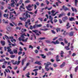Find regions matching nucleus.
Instances as JSON below:
<instances>
[{
  "instance_id": "nucleus-1",
  "label": "nucleus",
  "mask_w": 78,
  "mask_h": 78,
  "mask_svg": "<svg viewBox=\"0 0 78 78\" xmlns=\"http://www.w3.org/2000/svg\"><path fill=\"white\" fill-rule=\"evenodd\" d=\"M24 34H22L21 36V37H20L18 39L19 41H22L23 42H27V40L28 39V38H27L25 40L24 39H25V37H24ZM21 37H22V38L21 39Z\"/></svg>"
},
{
  "instance_id": "nucleus-2",
  "label": "nucleus",
  "mask_w": 78,
  "mask_h": 78,
  "mask_svg": "<svg viewBox=\"0 0 78 78\" xmlns=\"http://www.w3.org/2000/svg\"><path fill=\"white\" fill-rule=\"evenodd\" d=\"M49 65H51V63L48 62L46 64V65L45 66V70H46L47 71H48L49 70V69L48 68Z\"/></svg>"
},
{
  "instance_id": "nucleus-3",
  "label": "nucleus",
  "mask_w": 78,
  "mask_h": 78,
  "mask_svg": "<svg viewBox=\"0 0 78 78\" xmlns=\"http://www.w3.org/2000/svg\"><path fill=\"white\" fill-rule=\"evenodd\" d=\"M32 31L33 32H34V33H35V34H36L37 36H39L40 34H41V31H39L37 30H33ZM38 33H39L40 34H38Z\"/></svg>"
},
{
  "instance_id": "nucleus-4",
  "label": "nucleus",
  "mask_w": 78,
  "mask_h": 78,
  "mask_svg": "<svg viewBox=\"0 0 78 78\" xmlns=\"http://www.w3.org/2000/svg\"><path fill=\"white\" fill-rule=\"evenodd\" d=\"M34 6V5L33 4H32L31 5H28V6H27L26 7L27 9V10H28V11H32V9H31L29 8H31L32 7V6Z\"/></svg>"
},
{
  "instance_id": "nucleus-5",
  "label": "nucleus",
  "mask_w": 78,
  "mask_h": 78,
  "mask_svg": "<svg viewBox=\"0 0 78 78\" xmlns=\"http://www.w3.org/2000/svg\"><path fill=\"white\" fill-rule=\"evenodd\" d=\"M51 43H52V44H54L56 45V44H60V42H59L58 40H57L55 41H52L51 42Z\"/></svg>"
},
{
  "instance_id": "nucleus-6",
  "label": "nucleus",
  "mask_w": 78,
  "mask_h": 78,
  "mask_svg": "<svg viewBox=\"0 0 78 78\" xmlns=\"http://www.w3.org/2000/svg\"><path fill=\"white\" fill-rule=\"evenodd\" d=\"M49 19L50 20L48 21V23H49V22H51V23H52V24H53V21H52V20H53V18H52V17L50 15L49 16Z\"/></svg>"
},
{
  "instance_id": "nucleus-7",
  "label": "nucleus",
  "mask_w": 78,
  "mask_h": 78,
  "mask_svg": "<svg viewBox=\"0 0 78 78\" xmlns=\"http://www.w3.org/2000/svg\"><path fill=\"white\" fill-rule=\"evenodd\" d=\"M68 19V17H67V16H65L62 18V20L64 22H66V20H67Z\"/></svg>"
},
{
  "instance_id": "nucleus-8",
  "label": "nucleus",
  "mask_w": 78,
  "mask_h": 78,
  "mask_svg": "<svg viewBox=\"0 0 78 78\" xmlns=\"http://www.w3.org/2000/svg\"><path fill=\"white\" fill-rule=\"evenodd\" d=\"M62 8H63L64 10H65V11H67V10L68 11H69V10H70V9L69 8H67L66 7H65V6L64 5L63 6Z\"/></svg>"
},
{
  "instance_id": "nucleus-9",
  "label": "nucleus",
  "mask_w": 78,
  "mask_h": 78,
  "mask_svg": "<svg viewBox=\"0 0 78 78\" xmlns=\"http://www.w3.org/2000/svg\"><path fill=\"white\" fill-rule=\"evenodd\" d=\"M58 16H58V17L59 18H60L61 17H62L63 16H66V14H65V13H62L59 15H58Z\"/></svg>"
},
{
  "instance_id": "nucleus-10",
  "label": "nucleus",
  "mask_w": 78,
  "mask_h": 78,
  "mask_svg": "<svg viewBox=\"0 0 78 78\" xmlns=\"http://www.w3.org/2000/svg\"><path fill=\"white\" fill-rule=\"evenodd\" d=\"M74 32L73 31H71L70 33H69V36H73L74 35L73 34Z\"/></svg>"
},
{
  "instance_id": "nucleus-11",
  "label": "nucleus",
  "mask_w": 78,
  "mask_h": 78,
  "mask_svg": "<svg viewBox=\"0 0 78 78\" xmlns=\"http://www.w3.org/2000/svg\"><path fill=\"white\" fill-rule=\"evenodd\" d=\"M38 69H35L33 70V72H35V76H36L37 74V72L36 71H38Z\"/></svg>"
},
{
  "instance_id": "nucleus-12",
  "label": "nucleus",
  "mask_w": 78,
  "mask_h": 78,
  "mask_svg": "<svg viewBox=\"0 0 78 78\" xmlns=\"http://www.w3.org/2000/svg\"><path fill=\"white\" fill-rule=\"evenodd\" d=\"M20 9L21 11H23V9H25V8L23 7V6L21 5L20 6Z\"/></svg>"
},
{
  "instance_id": "nucleus-13",
  "label": "nucleus",
  "mask_w": 78,
  "mask_h": 78,
  "mask_svg": "<svg viewBox=\"0 0 78 78\" xmlns=\"http://www.w3.org/2000/svg\"><path fill=\"white\" fill-rule=\"evenodd\" d=\"M5 37L6 38V39H7L8 43L11 44V42L9 40V37H8L7 36L5 35Z\"/></svg>"
},
{
  "instance_id": "nucleus-14",
  "label": "nucleus",
  "mask_w": 78,
  "mask_h": 78,
  "mask_svg": "<svg viewBox=\"0 0 78 78\" xmlns=\"http://www.w3.org/2000/svg\"><path fill=\"white\" fill-rule=\"evenodd\" d=\"M65 64H66V62H63L62 65H61L60 66V67L61 68H62V67H64L65 66Z\"/></svg>"
},
{
  "instance_id": "nucleus-15",
  "label": "nucleus",
  "mask_w": 78,
  "mask_h": 78,
  "mask_svg": "<svg viewBox=\"0 0 78 78\" xmlns=\"http://www.w3.org/2000/svg\"><path fill=\"white\" fill-rule=\"evenodd\" d=\"M26 61V59H23L22 60V61L21 62V64L22 66H23V64H24V63Z\"/></svg>"
},
{
  "instance_id": "nucleus-16",
  "label": "nucleus",
  "mask_w": 78,
  "mask_h": 78,
  "mask_svg": "<svg viewBox=\"0 0 78 78\" xmlns=\"http://www.w3.org/2000/svg\"><path fill=\"white\" fill-rule=\"evenodd\" d=\"M59 59V55H57L56 57V61H57V62H58L61 61L60 59Z\"/></svg>"
},
{
  "instance_id": "nucleus-17",
  "label": "nucleus",
  "mask_w": 78,
  "mask_h": 78,
  "mask_svg": "<svg viewBox=\"0 0 78 78\" xmlns=\"http://www.w3.org/2000/svg\"><path fill=\"white\" fill-rule=\"evenodd\" d=\"M42 26V25L41 24H36V27L37 28H39V27H41Z\"/></svg>"
},
{
  "instance_id": "nucleus-18",
  "label": "nucleus",
  "mask_w": 78,
  "mask_h": 78,
  "mask_svg": "<svg viewBox=\"0 0 78 78\" xmlns=\"http://www.w3.org/2000/svg\"><path fill=\"white\" fill-rule=\"evenodd\" d=\"M69 20L70 21H73L75 20V18L73 17H71L69 18Z\"/></svg>"
},
{
  "instance_id": "nucleus-19",
  "label": "nucleus",
  "mask_w": 78,
  "mask_h": 78,
  "mask_svg": "<svg viewBox=\"0 0 78 78\" xmlns=\"http://www.w3.org/2000/svg\"><path fill=\"white\" fill-rule=\"evenodd\" d=\"M30 75V72H28V73H27L26 74L25 76H26L27 78H30V77L29 75Z\"/></svg>"
},
{
  "instance_id": "nucleus-20",
  "label": "nucleus",
  "mask_w": 78,
  "mask_h": 78,
  "mask_svg": "<svg viewBox=\"0 0 78 78\" xmlns=\"http://www.w3.org/2000/svg\"><path fill=\"white\" fill-rule=\"evenodd\" d=\"M21 33H23V32H26V31H27V30L26 29H21Z\"/></svg>"
},
{
  "instance_id": "nucleus-21",
  "label": "nucleus",
  "mask_w": 78,
  "mask_h": 78,
  "mask_svg": "<svg viewBox=\"0 0 78 78\" xmlns=\"http://www.w3.org/2000/svg\"><path fill=\"white\" fill-rule=\"evenodd\" d=\"M25 16L26 17V18H28V16H29V17L30 18V15H28V13H26L25 14Z\"/></svg>"
},
{
  "instance_id": "nucleus-22",
  "label": "nucleus",
  "mask_w": 78,
  "mask_h": 78,
  "mask_svg": "<svg viewBox=\"0 0 78 78\" xmlns=\"http://www.w3.org/2000/svg\"><path fill=\"white\" fill-rule=\"evenodd\" d=\"M41 56H42V58L43 59H45V58H46V56H44V55L41 54L40 55Z\"/></svg>"
},
{
  "instance_id": "nucleus-23",
  "label": "nucleus",
  "mask_w": 78,
  "mask_h": 78,
  "mask_svg": "<svg viewBox=\"0 0 78 78\" xmlns=\"http://www.w3.org/2000/svg\"><path fill=\"white\" fill-rule=\"evenodd\" d=\"M63 54H64V52L62 51H61V53H60V55L61 57H64V55H63Z\"/></svg>"
},
{
  "instance_id": "nucleus-24",
  "label": "nucleus",
  "mask_w": 78,
  "mask_h": 78,
  "mask_svg": "<svg viewBox=\"0 0 78 78\" xmlns=\"http://www.w3.org/2000/svg\"><path fill=\"white\" fill-rule=\"evenodd\" d=\"M1 43L2 45H5V42L4 41H1Z\"/></svg>"
},
{
  "instance_id": "nucleus-25",
  "label": "nucleus",
  "mask_w": 78,
  "mask_h": 78,
  "mask_svg": "<svg viewBox=\"0 0 78 78\" xmlns=\"http://www.w3.org/2000/svg\"><path fill=\"white\" fill-rule=\"evenodd\" d=\"M7 49L8 50L7 51L8 52H10L11 51V49L9 47H8L7 48Z\"/></svg>"
},
{
  "instance_id": "nucleus-26",
  "label": "nucleus",
  "mask_w": 78,
  "mask_h": 78,
  "mask_svg": "<svg viewBox=\"0 0 78 78\" xmlns=\"http://www.w3.org/2000/svg\"><path fill=\"white\" fill-rule=\"evenodd\" d=\"M8 16H9V15L8 14H4V17H7V19H8Z\"/></svg>"
},
{
  "instance_id": "nucleus-27",
  "label": "nucleus",
  "mask_w": 78,
  "mask_h": 78,
  "mask_svg": "<svg viewBox=\"0 0 78 78\" xmlns=\"http://www.w3.org/2000/svg\"><path fill=\"white\" fill-rule=\"evenodd\" d=\"M56 30L57 33H58L59 31H60L61 30V28H57L56 29Z\"/></svg>"
},
{
  "instance_id": "nucleus-28",
  "label": "nucleus",
  "mask_w": 78,
  "mask_h": 78,
  "mask_svg": "<svg viewBox=\"0 0 78 78\" xmlns=\"http://www.w3.org/2000/svg\"><path fill=\"white\" fill-rule=\"evenodd\" d=\"M67 34H68V33L67 32H66V31H65L64 32V33L63 34V35H64V36H66V35H67Z\"/></svg>"
},
{
  "instance_id": "nucleus-29",
  "label": "nucleus",
  "mask_w": 78,
  "mask_h": 78,
  "mask_svg": "<svg viewBox=\"0 0 78 78\" xmlns=\"http://www.w3.org/2000/svg\"><path fill=\"white\" fill-rule=\"evenodd\" d=\"M35 64H38V65H40L41 64V62H38V61L36 62L35 63Z\"/></svg>"
},
{
  "instance_id": "nucleus-30",
  "label": "nucleus",
  "mask_w": 78,
  "mask_h": 78,
  "mask_svg": "<svg viewBox=\"0 0 78 78\" xmlns=\"http://www.w3.org/2000/svg\"><path fill=\"white\" fill-rule=\"evenodd\" d=\"M13 52L14 53H15V54H17V50L16 49H14L13 51Z\"/></svg>"
},
{
  "instance_id": "nucleus-31",
  "label": "nucleus",
  "mask_w": 78,
  "mask_h": 78,
  "mask_svg": "<svg viewBox=\"0 0 78 78\" xmlns=\"http://www.w3.org/2000/svg\"><path fill=\"white\" fill-rule=\"evenodd\" d=\"M65 49L67 50H70V48L68 46H66L65 47Z\"/></svg>"
},
{
  "instance_id": "nucleus-32",
  "label": "nucleus",
  "mask_w": 78,
  "mask_h": 78,
  "mask_svg": "<svg viewBox=\"0 0 78 78\" xmlns=\"http://www.w3.org/2000/svg\"><path fill=\"white\" fill-rule=\"evenodd\" d=\"M71 9H72L73 11H74V9L75 12H77V10L76 9H74V8H73L72 7Z\"/></svg>"
},
{
  "instance_id": "nucleus-33",
  "label": "nucleus",
  "mask_w": 78,
  "mask_h": 78,
  "mask_svg": "<svg viewBox=\"0 0 78 78\" xmlns=\"http://www.w3.org/2000/svg\"><path fill=\"white\" fill-rule=\"evenodd\" d=\"M46 38L45 37H41L39 38L40 40H44Z\"/></svg>"
},
{
  "instance_id": "nucleus-34",
  "label": "nucleus",
  "mask_w": 78,
  "mask_h": 78,
  "mask_svg": "<svg viewBox=\"0 0 78 78\" xmlns=\"http://www.w3.org/2000/svg\"><path fill=\"white\" fill-rule=\"evenodd\" d=\"M5 61V59L4 58H2L1 59H0V62H3Z\"/></svg>"
},
{
  "instance_id": "nucleus-35",
  "label": "nucleus",
  "mask_w": 78,
  "mask_h": 78,
  "mask_svg": "<svg viewBox=\"0 0 78 78\" xmlns=\"http://www.w3.org/2000/svg\"><path fill=\"white\" fill-rule=\"evenodd\" d=\"M5 71L6 72H7V73H8V72L9 73H11V71H10V70H9L8 69H5Z\"/></svg>"
},
{
  "instance_id": "nucleus-36",
  "label": "nucleus",
  "mask_w": 78,
  "mask_h": 78,
  "mask_svg": "<svg viewBox=\"0 0 78 78\" xmlns=\"http://www.w3.org/2000/svg\"><path fill=\"white\" fill-rule=\"evenodd\" d=\"M78 5V0H75V5L76 6Z\"/></svg>"
},
{
  "instance_id": "nucleus-37",
  "label": "nucleus",
  "mask_w": 78,
  "mask_h": 78,
  "mask_svg": "<svg viewBox=\"0 0 78 78\" xmlns=\"http://www.w3.org/2000/svg\"><path fill=\"white\" fill-rule=\"evenodd\" d=\"M15 55H11L10 56V58H14L15 57Z\"/></svg>"
},
{
  "instance_id": "nucleus-38",
  "label": "nucleus",
  "mask_w": 78,
  "mask_h": 78,
  "mask_svg": "<svg viewBox=\"0 0 78 78\" xmlns=\"http://www.w3.org/2000/svg\"><path fill=\"white\" fill-rule=\"evenodd\" d=\"M8 62L6 61H5L3 63V65H4L5 66H6V64H7Z\"/></svg>"
},
{
  "instance_id": "nucleus-39",
  "label": "nucleus",
  "mask_w": 78,
  "mask_h": 78,
  "mask_svg": "<svg viewBox=\"0 0 78 78\" xmlns=\"http://www.w3.org/2000/svg\"><path fill=\"white\" fill-rule=\"evenodd\" d=\"M58 40L59 41H63V39L62 38H60L58 39Z\"/></svg>"
},
{
  "instance_id": "nucleus-40",
  "label": "nucleus",
  "mask_w": 78,
  "mask_h": 78,
  "mask_svg": "<svg viewBox=\"0 0 78 78\" xmlns=\"http://www.w3.org/2000/svg\"><path fill=\"white\" fill-rule=\"evenodd\" d=\"M53 55V54L51 53V52L50 51H49L48 52V54H47V55L48 56V55Z\"/></svg>"
},
{
  "instance_id": "nucleus-41",
  "label": "nucleus",
  "mask_w": 78,
  "mask_h": 78,
  "mask_svg": "<svg viewBox=\"0 0 78 78\" xmlns=\"http://www.w3.org/2000/svg\"><path fill=\"white\" fill-rule=\"evenodd\" d=\"M30 1L29 0H27L25 2V3H30Z\"/></svg>"
},
{
  "instance_id": "nucleus-42",
  "label": "nucleus",
  "mask_w": 78,
  "mask_h": 78,
  "mask_svg": "<svg viewBox=\"0 0 78 78\" xmlns=\"http://www.w3.org/2000/svg\"><path fill=\"white\" fill-rule=\"evenodd\" d=\"M78 66H77V67L75 68V72H76L77 70H78Z\"/></svg>"
},
{
  "instance_id": "nucleus-43",
  "label": "nucleus",
  "mask_w": 78,
  "mask_h": 78,
  "mask_svg": "<svg viewBox=\"0 0 78 78\" xmlns=\"http://www.w3.org/2000/svg\"><path fill=\"white\" fill-rule=\"evenodd\" d=\"M28 24H27V23H25V27H26V28H28Z\"/></svg>"
},
{
  "instance_id": "nucleus-44",
  "label": "nucleus",
  "mask_w": 78,
  "mask_h": 78,
  "mask_svg": "<svg viewBox=\"0 0 78 78\" xmlns=\"http://www.w3.org/2000/svg\"><path fill=\"white\" fill-rule=\"evenodd\" d=\"M64 41H65V44H67V43H68V42H67V41L66 38H64Z\"/></svg>"
},
{
  "instance_id": "nucleus-45",
  "label": "nucleus",
  "mask_w": 78,
  "mask_h": 78,
  "mask_svg": "<svg viewBox=\"0 0 78 78\" xmlns=\"http://www.w3.org/2000/svg\"><path fill=\"white\" fill-rule=\"evenodd\" d=\"M10 17L9 19H11V18H12V17H13L14 16L12 14H10Z\"/></svg>"
},
{
  "instance_id": "nucleus-46",
  "label": "nucleus",
  "mask_w": 78,
  "mask_h": 78,
  "mask_svg": "<svg viewBox=\"0 0 78 78\" xmlns=\"http://www.w3.org/2000/svg\"><path fill=\"white\" fill-rule=\"evenodd\" d=\"M49 70H52V71H53V68L51 67H49Z\"/></svg>"
},
{
  "instance_id": "nucleus-47",
  "label": "nucleus",
  "mask_w": 78,
  "mask_h": 78,
  "mask_svg": "<svg viewBox=\"0 0 78 78\" xmlns=\"http://www.w3.org/2000/svg\"><path fill=\"white\" fill-rule=\"evenodd\" d=\"M36 5H37V6H39V5H40V3L39 2H37L36 3Z\"/></svg>"
},
{
  "instance_id": "nucleus-48",
  "label": "nucleus",
  "mask_w": 78,
  "mask_h": 78,
  "mask_svg": "<svg viewBox=\"0 0 78 78\" xmlns=\"http://www.w3.org/2000/svg\"><path fill=\"white\" fill-rule=\"evenodd\" d=\"M2 69H5V68H6L5 65H3L2 66Z\"/></svg>"
},
{
  "instance_id": "nucleus-49",
  "label": "nucleus",
  "mask_w": 78,
  "mask_h": 78,
  "mask_svg": "<svg viewBox=\"0 0 78 78\" xmlns=\"http://www.w3.org/2000/svg\"><path fill=\"white\" fill-rule=\"evenodd\" d=\"M22 2H23V0H20L19 2V4H20V5L22 3Z\"/></svg>"
},
{
  "instance_id": "nucleus-50",
  "label": "nucleus",
  "mask_w": 78,
  "mask_h": 78,
  "mask_svg": "<svg viewBox=\"0 0 78 78\" xmlns=\"http://www.w3.org/2000/svg\"><path fill=\"white\" fill-rule=\"evenodd\" d=\"M14 5V3H12L11 4V6H12V7H14L15 6Z\"/></svg>"
},
{
  "instance_id": "nucleus-51",
  "label": "nucleus",
  "mask_w": 78,
  "mask_h": 78,
  "mask_svg": "<svg viewBox=\"0 0 78 78\" xmlns=\"http://www.w3.org/2000/svg\"><path fill=\"white\" fill-rule=\"evenodd\" d=\"M17 64V61H16L14 63H13V64L14 65H16V64Z\"/></svg>"
},
{
  "instance_id": "nucleus-52",
  "label": "nucleus",
  "mask_w": 78,
  "mask_h": 78,
  "mask_svg": "<svg viewBox=\"0 0 78 78\" xmlns=\"http://www.w3.org/2000/svg\"><path fill=\"white\" fill-rule=\"evenodd\" d=\"M7 30L8 31H10V28L9 27H7Z\"/></svg>"
},
{
  "instance_id": "nucleus-53",
  "label": "nucleus",
  "mask_w": 78,
  "mask_h": 78,
  "mask_svg": "<svg viewBox=\"0 0 78 78\" xmlns=\"http://www.w3.org/2000/svg\"><path fill=\"white\" fill-rule=\"evenodd\" d=\"M45 41L47 42V43H50V41L48 40H45Z\"/></svg>"
},
{
  "instance_id": "nucleus-54",
  "label": "nucleus",
  "mask_w": 78,
  "mask_h": 78,
  "mask_svg": "<svg viewBox=\"0 0 78 78\" xmlns=\"http://www.w3.org/2000/svg\"><path fill=\"white\" fill-rule=\"evenodd\" d=\"M34 9H36V8H37V5H36V4L34 5Z\"/></svg>"
},
{
  "instance_id": "nucleus-55",
  "label": "nucleus",
  "mask_w": 78,
  "mask_h": 78,
  "mask_svg": "<svg viewBox=\"0 0 78 78\" xmlns=\"http://www.w3.org/2000/svg\"><path fill=\"white\" fill-rule=\"evenodd\" d=\"M50 29L48 28H46L45 29H44V31H47L48 30H49Z\"/></svg>"
},
{
  "instance_id": "nucleus-56",
  "label": "nucleus",
  "mask_w": 78,
  "mask_h": 78,
  "mask_svg": "<svg viewBox=\"0 0 78 78\" xmlns=\"http://www.w3.org/2000/svg\"><path fill=\"white\" fill-rule=\"evenodd\" d=\"M51 31L52 33H53V34H55L56 33V32H55L53 30H52Z\"/></svg>"
},
{
  "instance_id": "nucleus-57",
  "label": "nucleus",
  "mask_w": 78,
  "mask_h": 78,
  "mask_svg": "<svg viewBox=\"0 0 78 78\" xmlns=\"http://www.w3.org/2000/svg\"><path fill=\"white\" fill-rule=\"evenodd\" d=\"M54 22L55 23H56V22H58V20L55 19L54 20Z\"/></svg>"
},
{
  "instance_id": "nucleus-58",
  "label": "nucleus",
  "mask_w": 78,
  "mask_h": 78,
  "mask_svg": "<svg viewBox=\"0 0 78 78\" xmlns=\"http://www.w3.org/2000/svg\"><path fill=\"white\" fill-rule=\"evenodd\" d=\"M19 50L20 51H23V49H22L21 47H20Z\"/></svg>"
},
{
  "instance_id": "nucleus-59",
  "label": "nucleus",
  "mask_w": 78,
  "mask_h": 78,
  "mask_svg": "<svg viewBox=\"0 0 78 78\" xmlns=\"http://www.w3.org/2000/svg\"><path fill=\"white\" fill-rule=\"evenodd\" d=\"M38 19H39V20H40V21H41V22H42V21H43L42 18H38Z\"/></svg>"
},
{
  "instance_id": "nucleus-60",
  "label": "nucleus",
  "mask_w": 78,
  "mask_h": 78,
  "mask_svg": "<svg viewBox=\"0 0 78 78\" xmlns=\"http://www.w3.org/2000/svg\"><path fill=\"white\" fill-rule=\"evenodd\" d=\"M57 39H58V37H55L53 39V41H55Z\"/></svg>"
},
{
  "instance_id": "nucleus-61",
  "label": "nucleus",
  "mask_w": 78,
  "mask_h": 78,
  "mask_svg": "<svg viewBox=\"0 0 78 78\" xmlns=\"http://www.w3.org/2000/svg\"><path fill=\"white\" fill-rule=\"evenodd\" d=\"M53 66L54 67H57V65L56 64H54Z\"/></svg>"
},
{
  "instance_id": "nucleus-62",
  "label": "nucleus",
  "mask_w": 78,
  "mask_h": 78,
  "mask_svg": "<svg viewBox=\"0 0 78 78\" xmlns=\"http://www.w3.org/2000/svg\"><path fill=\"white\" fill-rule=\"evenodd\" d=\"M26 23H27V24L28 23H30V20H28L27 22H26Z\"/></svg>"
},
{
  "instance_id": "nucleus-63",
  "label": "nucleus",
  "mask_w": 78,
  "mask_h": 78,
  "mask_svg": "<svg viewBox=\"0 0 78 78\" xmlns=\"http://www.w3.org/2000/svg\"><path fill=\"white\" fill-rule=\"evenodd\" d=\"M35 53H38V50H36L35 51Z\"/></svg>"
},
{
  "instance_id": "nucleus-64",
  "label": "nucleus",
  "mask_w": 78,
  "mask_h": 78,
  "mask_svg": "<svg viewBox=\"0 0 78 78\" xmlns=\"http://www.w3.org/2000/svg\"><path fill=\"white\" fill-rule=\"evenodd\" d=\"M27 18L25 17V18H23V21H26V20L27 19Z\"/></svg>"
}]
</instances>
